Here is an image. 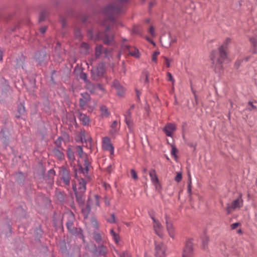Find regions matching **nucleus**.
I'll return each instance as SVG.
<instances>
[{"instance_id":"obj_35","label":"nucleus","mask_w":257,"mask_h":257,"mask_svg":"<svg viewBox=\"0 0 257 257\" xmlns=\"http://www.w3.org/2000/svg\"><path fill=\"white\" fill-rule=\"evenodd\" d=\"M159 54H160L159 51H156L153 53L152 57V61L153 63H157V57Z\"/></svg>"},{"instance_id":"obj_53","label":"nucleus","mask_w":257,"mask_h":257,"mask_svg":"<svg viewBox=\"0 0 257 257\" xmlns=\"http://www.w3.org/2000/svg\"><path fill=\"white\" fill-rule=\"evenodd\" d=\"M46 30H47V28L46 27H41L40 29V32L42 34L45 33L46 32Z\"/></svg>"},{"instance_id":"obj_52","label":"nucleus","mask_w":257,"mask_h":257,"mask_svg":"<svg viewBox=\"0 0 257 257\" xmlns=\"http://www.w3.org/2000/svg\"><path fill=\"white\" fill-rule=\"evenodd\" d=\"M149 33L152 36H154L155 35V31L153 27H151L149 29Z\"/></svg>"},{"instance_id":"obj_49","label":"nucleus","mask_w":257,"mask_h":257,"mask_svg":"<svg viewBox=\"0 0 257 257\" xmlns=\"http://www.w3.org/2000/svg\"><path fill=\"white\" fill-rule=\"evenodd\" d=\"M239 224H240V223L239 222H235V223H232L231 225V229H235L239 225Z\"/></svg>"},{"instance_id":"obj_56","label":"nucleus","mask_w":257,"mask_h":257,"mask_svg":"<svg viewBox=\"0 0 257 257\" xmlns=\"http://www.w3.org/2000/svg\"><path fill=\"white\" fill-rule=\"evenodd\" d=\"M61 139L59 138L57 141H56L55 142V144H56V145L57 146H59V145H60V144H61Z\"/></svg>"},{"instance_id":"obj_22","label":"nucleus","mask_w":257,"mask_h":257,"mask_svg":"<svg viewBox=\"0 0 257 257\" xmlns=\"http://www.w3.org/2000/svg\"><path fill=\"white\" fill-rule=\"evenodd\" d=\"M100 110L101 114L102 117H107L110 114L109 111L105 106H101L100 107Z\"/></svg>"},{"instance_id":"obj_24","label":"nucleus","mask_w":257,"mask_h":257,"mask_svg":"<svg viewBox=\"0 0 257 257\" xmlns=\"http://www.w3.org/2000/svg\"><path fill=\"white\" fill-rule=\"evenodd\" d=\"M249 41L251 43L254 50L252 52L253 54H257V40L254 37H252L249 39Z\"/></svg>"},{"instance_id":"obj_39","label":"nucleus","mask_w":257,"mask_h":257,"mask_svg":"<svg viewBox=\"0 0 257 257\" xmlns=\"http://www.w3.org/2000/svg\"><path fill=\"white\" fill-rule=\"evenodd\" d=\"M76 151H77L78 155L79 156V157L82 158L83 156V149H82V147L80 146H77L76 147Z\"/></svg>"},{"instance_id":"obj_20","label":"nucleus","mask_w":257,"mask_h":257,"mask_svg":"<svg viewBox=\"0 0 257 257\" xmlns=\"http://www.w3.org/2000/svg\"><path fill=\"white\" fill-rule=\"evenodd\" d=\"M83 98H81L80 99V105L81 107H84L87 102V101L89 100V96L87 94H85V95L82 94Z\"/></svg>"},{"instance_id":"obj_48","label":"nucleus","mask_w":257,"mask_h":257,"mask_svg":"<svg viewBox=\"0 0 257 257\" xmlns=\"http://www.w3.org/2000/svg\"><path fill=\"white\" fill-rule=\"evenodd\" d=\"M164 58L165 60L164 62L165 64L167 67H169L170 66V60L166 57H164Z\"/></svg>"},{"instance_id":"obj_10","label":"nucleus","mask_w":257,"mask_h":257,"mask_svg":"<svg viewBox=\"0 0 257 257\" xmlns=\"http://www.w3.org/2000/svg\"><path fill=\"white\" fill-rule=\"evenodd\" d=\"M109 27H107L103 38L104 43L107 45L110 44L113 41V35L109 32Z\"/></svg>"},{"instance_id":"obj_55","label":"nucleus","mask_w":257,"mask_h":257,"mask_svg":"<svg viewBox=\"0 0 257 257\" xmlns=\"http://www.w3.org/2000/svg\"><path fill=\"white\" fill-rule=\"evenodd\" d=\"M81 78L84 81H86L87 79V75L85 73H82L81 75Z\"/></svg>"},{"instance_id":"obj_31","label":"nucleus","mask_w":257,"mask_h":257,"mask_svg":"<svg viewBox=\"0 0 257 257\" xmlns=\"http://www.w3.org/2000/svg\"><path fill=\"white\" fill-rule=\"evenodd\" d=\"M66 226L68 228V229L69 230L70 232H73V221L71 220H68L66 223Z\"/></svg>"},{"instance_id":"obj_23","label":"nucleus","mask_w":257,"mask_h":257,"mask_svg":"<svg viewBox=\"0 0 257 257\" xmlns=\"http://www.w3.org/2000/svg\"><path fill=\"white\" fill-rule=\"evenodd\" d=\"M18 112L19 113V115H17V117H21L22 115H25V106L22 104H21L18 106Z\"/></svg>"},{"instance_id":"obj_14","label":"nucleus","mask_w":257,"mask_h":257,"mask_svg":"<svg viewBox=\"0 0 257 257\" xmlns=\"http://www.w3.org/2000/svg\"><path fill=\"white\" fill-rule=\"evenodd\" d=\"M73 190L75 192L77 202L80 205H83L84 202V198L82 195L83 193H80V192L77 191V185L76 183L73 185Z\"/></svg>"},{"instance_id":"obj_50","label":"nucleus","mask_w":257,"mask_h":257,"mask_svg":"<svg viewBox=\"0 0 257 257\" xmlns=\"http://www.w3.org/2000/svg\"><path fill=\"white\" fill-rule=\"evenodd\" d=\"M120 257H131V256L128 252H124L120 255Z\"/></svg>"},{"instance_id":"obj_15","label":"nucleus","mask_w":257,"mask_h":257,"mask_svg":"<svg viewBox=\"0 0 257 257\" xmlns=\"http://www.w3.org/2000/svg\"><path fill=\"white\" fill-rule=\"evenodd\" d=\"M166 223L167 229L169 235L170 237L173 238L174 235V227L171 220L168 218L167 216H166Z\"/></svg>"},{"instance_id":"obj_9","label":"nucleus","mask_w":257,"mask_h":257,"mask_svg":"<svg viewBox=\"0 0 257 257\" xmlns=\"http://www.w3.org/2000/svg\"><path fill=\"white\" fill-rule=\"evenodd\" d=\"M122 48L126 53H128L129 55L137 58L139 57V51L136 48L123 44L122 45Z\"/></svg>"},{"instance_id":"obj_18","label":"nucleus","mask_w":257,"mask_h":257,"mask_svg":"<svg viewBox=\"0 0 257 257\" xmlns=\"http://www.w3.org/2000/svg\"><path fill=\"white\" fill-rule=\"evenodd\" d=\"M107 252V248L104 245L99 246L96 250V254L97 255H104Z\"/></svg>"},{"instance_id":"obj_17","label":"nucleus","mask_w":257,"mask_h":257,"mask_svg":"<svg viewBox=\"0 0 257 257\" xmlns=\"http://www.w3.org/2000/svg\"><path fill=\"white\" fill-rule=\"evenodd\" d=\"M151 218L154 222L153 227L154 231L155 233L160 236L161 235V227L160 225V222L159 221H157L154 216H152Z\"/></svg>"},{"instance_id":"obj_19","label":"nucleus","mask_w":257,"mask_h":257,"mask_svg":"<svg viewBox=\"0 0 257 257\" xmlns=\"http://www.w3.org/2000/svg\"><path fill=\"white\" fill-rule=\"evenodd\" d=\"M79 118L84 125H88L90 119L89 117L86 114L83 113H80Z\"/></svg>"},{"instance_id":"obj_37","label":"nucleus","mask_w":257,"mask_h":257,"mask_svg":"<svg viewBox=\"0 0 257 257\" xmlns=\"http://www.w3.org/2000/svg\"><path fill=\"white\" fill-rule=\"evenodd\" d=\"M155 256L156 257H161L160 252L161 251V247L159 244H156L155 247Z\"/></svg>"},{"instance_id":"obj_28","label":"nucleus","mask_w":257,"mask_h":257,"mask_svg":"<svg viewBox=\"0 0 257 257\" xmlns=\"http://www.w3.org/2000/svg\"><path fill=\"white\" fill-rule=\"evenodd\" d=\"M54 153L55 155L59 159V160H63L64 158V154L59 149H55L54 150Z\"/></svg>"},{"instance_id":"obj_30","label":"nucleus","mask_w":257,"mask_h":257,"mask_svg":"<svg viewBox=\"0 0 257 257\" xmlns=\"http://www.w3.org/2000/svg\"><path fill=\"white\" fill-rule=\"evenodd\" d=\"M110 232L111 235L112 236L114 240L115 241V242L116 243H118L119 241V235L114 231L113 229H111Z\"/></svg>"},{"instance_id":"obj_59","label":"nucleus","mask_w":257,"mask_h":257,"mask_svg":"<svg viewBox=\"0 0 257 257\" xmlns=\"http://www.w3.org/2000/svg\"><path fill=\"white\" fill-rule=\"evenodd\" d=\"M188 145L192 148H195L196 147V144L193 143H188Z\"/></svg>"},{"instance_id":"obj_34","label":"nucleus","mask_w":257,"mask_h":257,"mask_svg":"<svg viewBox=\"0 0 257 257\" xmlns=\"http://www.w3.org/2000/svg\"><path fill=\"white\" fill-rule=\"evenodd\" d=\"M247 109L249 111H252L253 110H256L257 107L255 105L253 104V103L249 101L247 103Z\"/></svg>"},{"instance_id":"obj_8","label":"nucleus","mask_w":257,"mask_h":257,"mask_svg":"<svg viewBox=\"0 0 257 257\" xmlns=\"http://www.w3.org/2000/svg\"><path fill=\"white\" fill-rule=\"evenodd\" d=\"M60 178L63 180L65 185L68 186L70 184V175L69 172L65 168H62L59 172Z\"/></svg>"},{"instance_id":"obj_43","label":"nucleus","mask_w":257,"mask_h":257,"mask_svg":"<svg viewBox=\"0 0 257 257\" xmlns=\"http://www.w3.org/2000/svg\"><path fill=\"white\" fill-rule=\"evenodd\" d=\"M107 222L114 223L116 222L115 217L114 214H112L111 215V217L110 218L107 219Z\"/></svg>"},{"instance_id":"obj_44","label":"nucleus","mask_w":257,"mask_h":257,"mask_svg":"<svg viewBox=\"0 0 257 257\" xmlns=\"http://www.w3.org/2000/svg\"><path fill=\"white\" fill-rule=\"evenodd\" d=\"M167 80L168 81L172 82V84L174 83V79H173L172 75L170 72H167Z\"/></svg>"},{"instance_id":"obj_13","label":"nucleus","mask_w":257,"mask_h":257,"mask_svg":"<svg viewBox=\"0 0 257 257\" xmlns=\"http://www.w3.org/2000/svg\"><path fill=\"white\" fill-rule=\"evenodd\" d=\"M93 75H96V76H101L104 72V66L103 64H100L96 68L92 70Z\"/></svg>"},{"instance_id":"obj_60","label":"nucleus","mask_w":257,"mask_h":257,"mask_svg":"<svg viewBox=\"0 0 257 257\" xmlns=\"http://www.w3.org/2000/svg\"><path fill=\"white\" fill-rule=\"evenodd\" d=\"M104 202H105V204L107 205H109V204H110V201L107 198H105Z\"/></svg>"},{"instance_id":"obj_6","label":"nucleus","mask_w":257,"mask_h":257,"mask_svg":"<svg viewBox=\"0 0 257 257\" xmlns=\"http://www.w3.org/2000/svg\"><path fill=\"white\" fill-rule=\"evenodd\" d=\"M102 148L103 150L109 151L110 155L114 154V147L108 137H106L102 139Z\"/></svg>"},{"instance_id":"obj_7","label":"nucleus","mask_w":257,"mask_h":257,"mask_svg":"<svg viewBox=\"0 0 257 257\" xmlns=\"http://www.w3.org/2000/svg\"><path fill=\"white\" fill-rule=\"evenodd\" d=\"M76 183L77 185V191L80 193H84L86 190V182L82 179L76 177L73 182L72 185Z\"/></svg>"},{"instance_id":"obj_3","label":"nucleus","mask_w":257,"mask_h":257,"mask_svg":"<svg viewBox=\"0 0 257 257\" xmlns=\"http://www.w3.org/2000/svg\"><path fill=\"white\" fill-rule=\"evenodd\" d=\"M120 11L121 6L119 3L108 5L104 9V13L108 16L117 14Z\"/></svg>"},{"instance_id":"obj_62","label":"nucleus","mask_w":257,"mask_h":257,"mask_svg":"<svg viewBox=\"0 0 257 257\" xmlns=\"http://www.w3.org/2000/svg\"><path fill=\"white\" fill-rule=\"evenodd\" d=\"M3 53L2 51L0 50V61H2L3 60Z\"/></svg>"},{"instance_id":"obj_33","label":"nucleus","mask_w":257,"mask_h":257,"mask_svg":"<svg viewBox=\"0 0 257 257\" xmlns=\"http://www.w3.org/2000/svg\"><path fill=\"white\" fill-rule=\"evenodd\" d=\"M0 139L3 143H7V138L5 136V132L2 130L0 132Z\"/></svg>"},{"instance_id":"obj_54","label":"nucleus","mask_w":257,"mask_h":257,"mask_svg":"<svg viewBox=\"0 0 257 257\" xmlns=\"http://www.w3.org/2000/svg\"><path fill=\"white\" fill-rule=\"evenodd\" d=\"M110 53L108 50L106 49L104 50V53L105 54V56L106 57H108L109 56V53Z\"/></svg>"},{"instance_id":"obj_57","label":"nucleus","mask_w":257,"mask_h":257,"mask_svg":"<svg viewBox=\"0 0 257 257\" xmlns=\"http://www.w3.org/2000/svg\"><path fill=\"white\" fill-rule=\"evenodd\" d=\"M75 36L76 37H77L78 38H80L81 37V34H80V32L79 30L75 32Z\"/></svg>"},{"instance_id":"obj_64","label":"nucleus","mask_w":257,"mask_h":257,"mask_svg":"<svg viewBox=\"0 0 257 257\" xmlns=\"http://www.w3.org/2000/svg\"><path fill=\"white\" fill-rule=\"evenodd\" d=\"M111 169V166L110 165L109 166H108V167L107 168V171L108 172H110Z\"/></svg>"},{"instance_id":"obj_11","label":"nucleus","mask_w":257,"mask_h":257,"mask_svg":"<svg viewBox=\"0 0 257 257\" xmlns=\"http://www.w3.org/2000/svg\"><path fill=\"white\" fill-rule=\"evenodd\" d=\"M149 175L153 184L157 190L159 189L160 183L159 179L157 176L156 172L154 170H151L149 172Z\"/></svg>"},{"instance_id":"obj_42","label":"nucleus","mask_w":257,"mask_h":257,"mask_svg":"<svg viewBox=\"0 0 257 257\" xmlns=\"http://www.w3.org/2000/svg\"><path fill=\"white\" fill-rule=\"evenodd\" d=\"M191 176L190 174H189V180L188 182V192L191 194Z\"/></svg>"},{"instance_id":"obj_63","label":"nucleus","mask_w":257,"mask_h":257,"mask_svg":"<svg viewBox=\"0 0 257 257\" xmlns=\"http://www.w3.org/2000/svg\"><path fill=\"white\" fill-rule=\"evenodd\" d=\"M136 93L138 98H139L141 93L137 90H136Z\"/></svg>"},{"instance_id":"obj_61","label":"nucleus","mask_w":257,"mask_h":257,"mask_svg":"<svg viewBox=\"0 0 257 257\" xmlns=\"http://www.w3.org/2000/svg\"><path fill=\"white\" fill-rule=\"evenodd\" d=\"M167 143L168 144H170L171 145V144H173V139L171 138L170 141H169V140H167Z\"/></svg>"},{"instance_id":"obj_46","label":"nucleus","mask_w":257,"mask_h":257,"mask_svg":"<svg viewBox=\"0 0 257 257\" xmlns=\"http://www.w3.org/2000/svg\"><path fill=\"white\" fill-rule=\"evenodd\" d=\"M41 56L42 57V59L43 60L44 58L45 57H46V55L44 54V53H43L41 55ZM35 58L36 59V60L39 63H41V61L43 60H41V59H40L39 57H38L37 56H35Z\"/></svg>"},{"instance_id":"obj_21","label":"nucleus","mask_w":257,"mask_h":257,"mask_svg":"<svg viewBox=\"0 0 257 257\" xmlns=\"http://www.w3.org/2000/svg\"><path fill=\"white\" fill-rule=\"evenodd\" d=\"M118 129H119V127L118 126V123H117V122L116 121H114L111 125V130H110V133L111 134H115L116 132H117V131H118Z\"/></svg>"},{"instance_id":"obj_2","label":"nucleus","mask_w":257,"mask_h":257,"mask_svg":"<svg viewBox=\"0 0 257 257\" xmlns=\"http://www.w3.org/2000/svg\"><path fill=\"white\" fill-rule=\"evenodd\" d=\"M99 196L97 195H94L88 198L86 207H82V211L86 216H87L91 207H99Z\"/></svg>"},{"instance_id":"obj_26","label":"nucleus","mask_w":257,"mask_h":257,"mask_svg":"<svg viewBox=\"0 0 257 257\" xmlns=\"http://www.w3.org/2000/svg\"><path fill=\"white\" fill-rule=\"evenodd\" d=\"M103 51L102 46L100 45H97L95 47V55L96 58H98Z\"/></svg>"},{"instance_id":"obj_1","label":"nucleus","mask_w":257,"mask_h":257,"mask_svg":"<svg viewBox=\"0 0 257 257\" xmlns=\"http://www.w3.org/2000/svg\"><path fill=\"white\" fill-rule=\"evenodd\" d=\"M210 57L213 64L215 63V58L217 57L216 65L219 68H222V64L227 57V54L224 50L223 46H221L218 48V51L213 50L211 52Z\"/></svg>"},{"instance_id":"obj_38","label":"nucleus","mask_w":257,"mask_h":257,"mask_svg":"<svg viewBox=\"0 0 257 257\" xmlns=\"http://www.w3.org/2000/svg\"><path fill=\"white\" fill-rule=\"evenodd\" d=\"M142 81H143L145 83H148V74L147 72H144L143 73V75L141 77Z\"/></svg>"},{"instance_id":"obj_36","label":"nucleus","mask_w":257,"mask_h":257,"mask_svg":"<svg viewBox=\"0 0 257 257\" xmlns=\"http://www.w3.org/2000/svg\"><path fill=\"white\" fill-rule=\"evenodd\" d=\"M90 162L89 161V159L87 157H86L84 159V168L86 172H87L89 170V167L90 165Z\"/></svg>"},{"instance_id":"obj_41","label":"nucleus","mask_w":257,"mask_h":257,"mask_svg":"<svg viewBox=\"0 0 257 257\" xmlns=\"http://www.w3.org/2000/svg\"><path fill=\"white\" fill-rule=\"evenodd\" d=\"M182 178V174L181 172H178L175 178V180L177 182H179L181 181Z\"/></svg>"},{"instance_id":"obj_45","label":"nucleus","mask_w":257,"mask_h":257,"mask_svg":"<svg viewBox=\"0 0 257 257\" xmlns=\"http://www.w3.org/2000/svg\"><path fill=\"white\" fill-rule=\"evenodd\" d=\"M131 174L132 177L133 179H134L135 180H136L138 179L137 174L136 172L134 169H132L131 170Z\"/></svg>"},{"instance_id":"obj_16","label":"nucleus","mask_w":257,"mask_h":257,"mask_svg":"<svg viewBox=\"0 0 257 257\" xmlns=\"http://www.w3.org/2000/svg\"><path fill=\"white\" fill-rule=\"evenodd\" d=\"M113 85L116 90L117 93L118 95H123L124 92V89L123 87L119 84V82L115 80L113 82Z\"/></svg>"},{"instance_id":"obj_29","label":"nucleus","mask_w":257,"mask_h":257,"mask_svg":"<svg viewBox=\"0 0 257 257\" xmlns=\"http://www.w3.org/2000/svg\"><path fill=\"white\" fill-rule=\"evenodd\" d=\"M208 242H209V237L207 236H205L202 239V248L203 250H206L207 249Z\"/></svg>"},{"instance_id":"obj_25","label":"nucleus","mask_w":257,"mask_h":257,"mask_svg":"<svg viewBox=\"0 0 257 257\" xmlns=\"http://www.w3.org/2000/svg\"><path fill=\"white\" fill-rule=\"evenodd\" d=\"M130 111L128 110L126 112V114L125 115V123L130 128H131L133 126L132 121L130 117Z\"/></svg>"},{"instance_id":"obj_51","label":"nucleus","mask_w":257,"mask_h":257,"mask_svg":"<svg viewBox=\"0 0 257 257\" xmlns=\"http://www.w3.org/2000/svg\"><path fill=\"white\" fill-rule=\"evenodd\" d=\"M45 13L43 12L41 14L39 21H42L44 20L45 17Z\"/></svg>"},{"instance_id":"obj_4","label":"nucleus","mask_w":257,"mask_h":257,"mask_svg":"<svg viewBox=\"0 0 257 257\" xmlns=\"http://www.w3.org/2000/svg\"><path fill=\"white\" fill-rule=\"evenodd\" d=\"M193 252V239H188L183 250L182 257H192Z\"/></svg>"},{"instance_id":"obj_27","label":"nucleus","mask_w":257,"mask_h":257,"mask_svg":"<svg viewBox=\"0 0 257 257\" xmlns=\"http://www.w3.org/2000/svg\"><path fill=\"white\" fill-rule=\"evenodd\" d=\"M67 155L68 159L71 161H74L75 160V156L73 151L71 148H68L67 151Z\"/></svg>"},{"instance_id":"obj_40","label":"nucleus","mask_w":257,"mask_h":257,"mask_svg":"<svg viewBox=\"0 0 257 257\" xmlns=\"http://www.w3.org/2000/svg\"><path fill=\"white\" fill-rule=\"evenodd\" d=\"M93 238L97 242H99L101 240V235L98 233H94Z\"/></svg>"},{"instance_id":"obj_58","label":"nucleus","mask_w":257,"mask_h":257,"mask_svg":"<svg viewBox=\"0 0 257 257\" xmlns=\"http://www.w3.org/2000/svg\"><path fill=\"white\" fill-rule=\"evenodd\" d=\"M81 47L87 49L88 48V45L86 43H83L82 44Z\"/></svg>"},{"instance_id":"obj_12","label":"nucleus","mask_w":257,"mask_h":257,"mask_svg":"<svg viewBox=\"0 0 257 257\" xmlns=\"http://www.w3.org/2000/svg\"><path fill=\"white\" fill-rule=\"evenodd\" d=\"M175 130V125L171 123L167 124L163 128V131L165 133L166 136L168 137H172L173 132Z\"/></svg>"},{"instance_id":"obj_47","label":"nucleus","mask_w":257,"mask_h":257,"mask_svg":"<svg viewBox=\"0 0 257 257\" xmlns=\"http://www.w3.org/2000/svg\"><path fill=\"white\" fill-rule=\"evenodd\" d=\"M92 224L95 229H98L99 228V224L96 220L93 219L92 221Z\"/></svg>"},{"instance_id":"obj_32","label":"nucleus","mask_w":257,"mask_h":257,"mask_svg":"<svg viewBox=\"0 0 257 257\" xmlns=\"http://www.w3.org/2000/svg\"><path fill=\"white\" fill-rule=\"evenodd\" d=\"M171 146L172 148L171 152L172 156H174L175 158H177V153L178 152V149L173 144H171Z\"/></svg>"},{"instance_id":"obj_5","label":"nucleus","mask_w":257,"mask_h":257,"mask_svg":"<svg viewBox=\"0 0 257 257\" xmlns=\"http://www.w3.org/2000/svg\"><path fill=\"white\" fill-rule=\"evenodd\" d=\"M242 202L241 195L240 194L239 196L233 201L231 205L227 203L226 207L227 214H229L231 213V209H235L237 208H240L242 205Z\"/></svg>"}]
</instances>
